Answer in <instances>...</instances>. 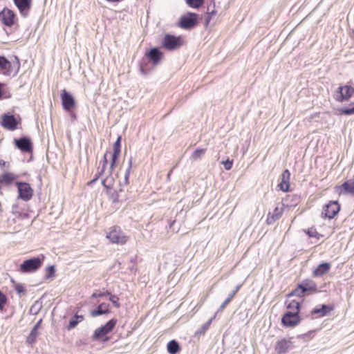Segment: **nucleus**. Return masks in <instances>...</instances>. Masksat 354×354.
<instances>
[{
  "label": "nucleus",
  "mask_w": 354,
  "mask_h": 354,
  "mask_svg": "<svg viewBox=\"0 0 354 354\" xmlns=\"http://www.w3.org/2000/svg\"><path fill=\"white\" fill-rule=\"evenodd\" d=\"M96 181H97V180H95V178H93V180H91V181H89V182L88 183V185H93L94 183H95Z\"/></svg>",
  "instance_id": "obj_52"
},
{
  "label": "nucleus",
  "mask_w": 354,
  "mask_h": 354,
  "mask_svg": "<svg viewBox=\"0 0 354 354\" xmlns=\"http://www.w3.org/2000/svg\"><path fill=\"white\" fill-rule=\"evenodd\" d=\"M109 304L106 303H102L97 306V307L92 310L90 313L91 316L93 317H95L104 314L109 313Z\"/></svg>",
  "instance_id": "obj_21"
},
{
  "label": "nucleus",
  "mask_w": 354,
  "mask_h": 354,
  "mask_svg": "<svg viewBox=\"0 0 354 354\" xmlns=\"http://www.w3.org/2000/svg\"><path fill=\"white\" fill-rule=\"evenodd\" d=\"M118 320L113 318L108 321L104 325L101 326L95 330L92 335L93 340L99 339L113 330L117 324Z\"/></svg>",
  "instance_id": "obj_6"
},
{
  "label": "nucleus",
  "mask_w": 354,
  "mask_h": 354,
  "mask_svg": "<svg viewBox=\"0 0 354 354\" xmlns=\"http://www.w3.org/2000/svg\"><path fill=\"white\" fill-rule=\"evenodd\" d=\"M19 122L20 120H18L12 114L4 113L1 116V125L7 130L17 129Z\"/></svg>",
  "instance_id": "obj_10"
},
{
  "label": "nucleus",
  "mask_w": 354,
  "mask_h": 354,
  "mask_svg": "<svg viewBox=\"0 0 354 354\" xmlns=\"http://www.w3.org/2000/svg\"><path fill=\"white\" fill-rule=\"evenodd\" d=\"M167 347V351L170 354H176L180 349L178 342L175 339L169 341Z\"/></svg>",
  "instance_id": "obj_25"
},
{
  "label": "nucleus",
  "mask_w": 354,
  "mask_h": 354,
  "mask_svg": "<svg viewBox=\"0 0 354 354\" xmlns=\"http://www.w3.org/2000/svg\"><path fill=\"white\" fill-rule=\"evenodd\" d=\"M13 1L21 16L26 17L32 6V0H13Z\"/></svg>",
  "instance_id": "obj_15"
},
{
  "label": "nucleus",
  "mask_w": 354,
  "mask_h": 354,
  "mask_svg": "<svg viewBox=\"0 0 354 354\" xmlns=\"http://www.w3.org/2000/svg\"><path fill=\"white\" fill-rule=\"evenodd\" d=\"M221 163L224 165L226 170H230L232 167L233 161L227 159L225 161H222Z\"/></svg>",
  "instance_id": "obj_46"
},
{
  "label": "nucleus",
  "mask_w": 354,
  "mask_h": 354,
  "mask_svg": "<svg viewBox=\"0 0 354 354\" xmlns=\"http://www.w3.org/2000/svg\"><path fill=\"white\" fill-rule=\"evenodd\" d=\"M15 15L13 11L4 8L0 12V20L3 24L8 27H11L15 23Z\"/></svg>",
  "instance_id": "obj_16"
},
{
  "label": "nucleus",
  "mask_w": 354,
  "mask_h": 354,
  "mask_svg": "<svg viewBox=\"0 0 354 354\" xmlns=\"http://www.w3.org/2000/svg\"><path fill=\"white\" fill-rule=\"evenodd\" d=\"M104 173V171L103 170V169L99 168L97 173L95 174V176H94L95 180H97L103 175Z\"/></svg>",
  "instance_id": "obj_50"
},
{
  "label": "nucleus",
  "mask_w": 354,
  "mask_h": 354,
  "mask_svg": "<svg viewBox=\"0 0 354 354\" xmlns=\"http://www.w3.org/2000/svg\"><path fill=\"white\" fill-rule=\"evenodd\" d=\"M113 197L114 198V199H113V202H117V201H118V194H115V196H114L113 195Z\"/></svg>",
  "instance_id": "obj_55"
},
{
  "label": "nucleus",
  "mask_w": 354,
  "mask_h": 354,
  "mask_svg": "<svg viewBox=\"0 0 354 354\" xmlns=\"http://www.w3.org/2000/svg\"><path fill=\"white\" fill-rule=\"evenodd\" d=\"M3 95V91H2V84L0 83V99L1 98Z\"/></svg>",
  "instance_id": "obj_53"
},
{
  "label": "nucleus",
  "mask_w": 354,
  "mask_h": 354,
  "mask_svg": "<svg viewBox=\"0 0 354 354\" xmlns=\"http://www.w3.org/2000/svg\"><path fill=\"white\" fill-rule=\"evenodd\" d=\"M106 238L110 240L113 243L123 245L126 243L128 237L120 230L119 227L115 226L107 234Z\"/></svg>",
  "instance_id": "obj_8"
},
{
  "label": "nucleus",
  "mask_w": 354,
  "mask_h": 354,
  "mask_svg": "<svg viewBox=\"0 0 354 354\" xmlns=\"http://www.w3.org/2000/svg\"><path fill=\"white\" fill-rule=\"evenodd\" d=\"M140 71H141V72H142V73H145V69H144L143 66H141V67H140Z\"/></svg>",
  "instance_id": "obj_57"
},
{
  "label": "nucleus",
  "mask_w": 354,
  "mask_h": 354,
  "mask_svg": "<svg viewBox=\"0 0 354 354\" xmlns=\"http://www.w3.org/2000/svg\"><path fill=\"white\" fill-rule=\"evenodd\" d=\"M330 264L328 262L320 263L313 271L314 277H322L328 272Z\"/></svg>",
  "instance_id": "obj_23"
},
{
  "label": "nucleus",
  "mask_w": 354,
  "mask_h": 354,
  "mask_svg": "<svg viewBox=\"0 0 354 354\" xmlns=\"http://www.w3.org/2000/svg\"><path fill=\"white\" fill-rule=\"evenodd\" d=\"M19 192V198L28 201L30 200L33 194V189L30 184L25 182H17L16 183Z\"/></svg>",
  "instance_id": "obj_11"
},
{
  "label": "nucleus",
  "mask_w": 354,
  "mask_h": 354,
  "mask_svg": "<svg viewBox=\"0 0 354 354\" xmlns=\"http://www.w3.org/2000/svg\"><path fill=\"white\" fill-rule=\"evenodd\" d=\"M183 44L180 37L170 34H165L162 40V47L168 50H175L180 48Z\"/></svg>",
  "instance_id": "obj_4"
},
{
  "label": "nucleus",
  "mask_w": 354,
  "mask_h": 354,
  "mask_svg": "<svg viewBox=\"0 0 354 354\" xmlns=\"http://www.w3.org/2000/svg\"><path fill=\"white\" fill-rule=\"evenodd\" d=\"M241 286H242V284L237 285L235 287V288L232 291V292L228 295L227 297L232 300L234 298V297L235 296V295L237 293V292L239 290Z\"/></svg>",
  "instance_id": "obj_47"
},
{
  "label": "nucleus",
  "mask_w": 354,
  "mask_h": 354,
  "mask_svg": "<svg viewBox=\"0 0 354 354\" xmlns=\"http://www.w3.org/2000/svg\"><path fill=\"white\" fill-rule=\"evenodd\" d=\"M351 107H344L339 110L340 113L343 115H350L354 114V104H351Z\"/></svg>",
  "instance_id": "obj_36"
},
{
  "label": "nucleus",
  "mask_w": 354,
  "mask_h": 354,
  "mask_svg": "<svg viewBox=\"0 0 354 354\" xmlns=\"http://www.w3.org/2000/svg\"><path fill=\"white\" fill-rule=\"evenodd\" d=\"M109 301L113 304V306L117 308H119L120 307V304L119 303V298L117 295H112L111 292H110V295H109Z\"/></svg>",
  "instance_id": "obj_40"
},
{
  "label": "nucleus",
  "mask_w": 354,
  "mask_h": 354,
  "mask_svg": "<svg viewBox=\"0 0 354 354\" xmlns=\"http://www.w3.org/2000/svg\"><path fill=\"white\" fill-rule=\"evenodd\" d=\"M62 104L64 109L71 111L75 106V100L73 96L65 89L61 93Z\"/></svg>",
  "instance_id": "obj_13"
},
{
  "label": "nucleus",
  "mask_w": 354,
  "mask_h": 354,
  "mask_svg": "<svg viewBox=\"0 0 354 354\" xmlns=\"http://www.w3.org/2000/svg\"><path fill=\"white\" fill-rule=\"evenodd\" d=\"M205 153V149H197L193 152V153L192 155V158L195 160L201 159Z\"/></svg>",
  "instance_id": "obj_34"
},
{
  "label": "nucleus",
  "mask_w": 354,
  "mask_h": 354,
  "mask_svg": "<svg viewBox=\"0 0 354 354\" xmlns=\"http://www.w3.org/2000/svg\"><path fill=\"white\" fill-rule=\"evenodd\" d=\"M118 158L119 157L111 156V164H110V167H109L110 174H112V171L115 168V164H116V162H117Z\"/></svg>",
  "instance_id": "obj_44"
},
{
  "label": "nucleus",
  "mask_w": 354,
  "mask_h": 354,
  "mask_svg": "<svg viewBox=\"0 0 354 354\" xmlns=\"http://www.w3.org/2000/svg\"><path fill=\"white\" fill-rule=\"evenodd\" d=\"M42 306L41 304L38 301H35L30 308V313L32 315H37L41 310Z\"/></svg>",
  "instance_id": "obj_35"
},
{
  "label": "nucleus",
  "mask_w": 354,
  "mask_h": 354,
  "mask_svg": "<svg viewBox=\"0 0 354 354\" xmlns=\"http://www.w3.org/2000/svg\"><path fill=\"white\" fill-rule=\"evenodd\" d=\"M84 320V316L83 315H74L71 320L69 321V324L67 326L66 328L68 330H71L75 327L77 326V325L82 322Z\"/></svg>",
  "instance_id": "obj_24"
},
{
  "label": "nucleus",
  "mask_w": 354,
  "mask_h": 354,
  "mask_svg": "<svg viewBox=\"0 0 354 354\" xmlns=\"http://www.w3.org/2000/svg\"><path fill=\"white\" fill-rule=\"evenodd\" d=\"M41 322H42V319H40L37 322V324L34 326V327L32 328H35L36 330H38V328H39L41 324Z\"/></svg>",
  "instance_id": "obj_51"
},
{
  "label": "nucleus",
  "mask_w": 354,
  "mask_h": 354,
  "mask_svg": "<svg viewBox=\"0 0 354 354\" xmlns=\"http://www.w3.org/2000/svg\"><path fill=\"white\" fill-rule=\"evenodd\" d=\"M292 348V342L290 339H282L278 341L275 345V351L279 354H283Z\"/></svg>",
  "instance_id": "obj_18"
},
{
  "label": "nucleus",
  "mask_w": 354,
  "mask_h": 354,
  "mask_svg": "<svg viewBox=\"0 0 354 354\" xmlns=\"http://www.w3.org/2000/svg\"><path fill=\"white\" fill-rule=\"evenodd\" d=\"M354 93V88L351 86H340L335 92L333 96L337 102H342L348 100Z\"/></svg>",
  "instance_id": "obj_7"
},
{
  "label": "nucleus",
  "mask_w": 354,
  "mask_h": 354,
  "mask_svg": "<svg viewBox=\"0 0 354 354\" xmlns=\"http://www.w3.org/2000/svg\"><path fill=\"white\" fill-rule=\"evenodd\" d=\"M131 167H132V158L130 157V158L129 160V162H128V167L126 170L125 176H124V183L125 185L128 184V183H129V177L130 175V171H131Z\"/></svg>",
  "instance_id": "obj_38"
},
{
  "label": "nucleus",
  "mask_w": 354,
  "mask_h": 354,
  "mask_svg": "<svg viewBox=\"0 0 354 354\" xmlns=\"http://www.w3.org/2000/svg\"><path fill=\"white\" fill-rule=\"evenodd\" d=\"M171 171H172V170H171L170 172L168 174V175H167L168 178L170 177V174H171Z\"/></svg>",
  "instance_id": "obj_58"
},
{
  "label": "nucleus",
  "mask_w": 354,
  "mask_h": 354,
  "mask_svg": "<svg viewBox=\"0 0 354 354\" xmlns=\"http://www.w3.org/2000/svg\"><path fill=\"white\" fill-rule=\"evenodd\" d=\"M306 233L307 234L310 236V237H314V238H317V239H319V237L321 236V234H319L315 228H313V227H311V228H309L307 231H306Z\"/></svg>",
  "instance_id": "obj_42"
},
{
  "label": "nucleus",
  "mask_w": 354,
  "mask_h": 354,
  "mask_svg": "<svg viewBox=\"0 0 354 354\" xmlns=\"http://www.w3.org/2000/svg\"><path fill=\"white\" fill-rule=\"evenodd\" d=\"M149 61L156 66L161 61L163 54L157 47H153L146 54Z\"/></svg>",
  "instance_id": "obj_17"
},
{
  "label": "nucleus",
  "mask_w": 354,
  "mask_h": 354,
  "mask_svg": "<svg viewBox=\"0 0 354 354\" xmlns=\"http://www.w3.org/2000/svg\"><path fill=\"white\" fill-rule=\"evenodd\" d=\"M281 216V212L278 207H276L272 214H269L266 220L268 224L270 225L278 220Z\"/></svg>",
  "instance_id": "obj_26"
},
{
  "label": "nucleus",
  "mask_w": 354,
  "mask_h": 354,
  "mask_svg": "<svg viewBox=\"0 0 354 354\" xmlns=\"http://www.w3.org/2000/svg\"><path fill=\"white\" fill-rule=\"evenodd\" d=\"M211 1L213 3V9L210 10L211 5L207 7V17L205 18V26H207L209 25L210 20L212 19V17L214 16L216 13V11L214 8V7H215L214 0H211Z\"/></svg>",
  "instance_id": "obj_27"
},
{
  "label": "nucleus",
  "mask_w": 354,
  "mask_h": 354,
  "mask_svg": "<svg viewBox=\"0 0 354 354\" xmlns=\"http://www.w3.org/2000/svg\"><path fill=\"white\" fill-rule=\"evenodd\" d=\"M44 257H37L26 259L20 265V270L24 273H30L37 271L42 265Z\"/></svg>",
  "instance_id": "obj_3"
},
{
  "label": "nucleus",
  "mask_w": 354,
  "mask_h": 354,
  "mask_svg": "<svg viewBox=\"0 0 354 354\" xmlns=\"http://www.w3.org/2000/svg\"><path fill=\"white\" fill-rule=\"evenodd\" d=\"M342 187L345 194H354V180L353 181H345Z\"/></svg>",
  "instance_id": "obj_28"
},
{
  "label": "nucleus",
  "mask_w": 354,
  "mask_h": 354,
  "mask_svg": "<svg viewBox=\"0 0 354 354\" xmlns=\"http://www.w3.org/2000/svg\"><path fill=\"white\" fill-rule=\"evenodd\" d=\"M316 290V283L313 280L306 279L304 280L300 284H299L297 288L289 294V297L297 296L301 297L305 295H309Z\"/></svg>",
  "instance_id": "obj_2"
},
{
  "label": "nucleus",
  "mask_w": 354,
  "mask_h": 354,
  "mask_svg": "<svg viewBox=\"0 0 354 354\" xmlns=\"http://www.w3.org/2000/svg\"><path fill=\"white\" fill-rule=\"evenodd\" d=\"M231 301H232L231 299H230L228 297H227L225 299V300L223 302V304L220 306L219 308L218 309V310L215 313V315H216L217 313L222 311Z\"/></svg>",
  "instance_id": "obj_45"
},
{
  "label": "nucleus",
  "mask_w": 354,
  "mask_h": 354,
  "mask_svg": "<svg viewBox=\"0 0 354 354\" xmlns=\"http://www.w3.org/2000/svg\"><path fill=\"white\" fill-rule=\"evenodd\" d=\"M12 282L14 283L15 290L18 294L24 293L26 292V288L23 284L17 283L14 280H12Z\"/></svg>",
  "instance_id": "obj_39"
},
{
  "label": "nucleus",
  "mask_w": 354,
  "mask_h": 354,
  "mask_svg": "<svg viewBox=\"0 0 354 354\" xmlns=\"http://www.w3.org/2000/svg\"><path fill=\"white\" fill-rule=\"evenodd\" d=\"M288 311H297L299 314L300 302L296 300H292L287 304Z\"/></svg>",
  "instance_id": "obj_31"
},
{
  "label": "nucleus",
  "mask_w": 354,
  "mask_h": 354,
  "mask_svg": "<svg viewBox=\"0 0 354 354\" xmlns=\"http://www.w3.org/2000/svg\"><path fill=\"white\" fill-rule=\"evenodd\" d=\"M340 205L337 201H331L323 207L322 216L333 218L339 212Z\"/></svg>",
  "instance_id": "obj_12"
},
{
  "label": "nucleus",
  "mask_w": 354,
  "mask_h": 354,
  "mask_svg": "<svg viewBox=\"0 0 354 354\" xmlns=\"http://www.w3.org/2000/svg\"><path fill=\"white\" fill-rule=\"evenodd\" d=\"M121 136H118L113 145L112 156L119 157L121 152Z\"/></svg>",
  "instance_id": "obj_30"
},
{
  "label": "nucleus",
  "mask_w": 354,
  "mask_h": 354,
  "mask_svg": "<svg viewBox=\"0 0 354 354\" xmlns=\"http://www.w3.org/2000/svg\"><path fill=\"white\" fill-rule=\"evenodd\" d=\"M6 162L3 160H0V165L1 166H5Z\"/></svg>",
  "instance_id": "obj_54"
},
{
  "label": "nucleus",
  "mask_w": 354,
  "mask_h": 354,
  "mask_svg": "<svg viewBox=\"0 0 354 354\" xmlns=\"http://www.w3.org/2000/svg\"><path fill=\"white\" fill-rule=\"evenodd\" d=\"M186 3L191 8H198L204 3V0H185Z\"/></svg>",
  "instance_id": "obj_33"
},
{
  "label": "nucleus",
  "mask_w": 354,
  "mask_h": 354,
  "mask_svg": "<svg viewBox=\"0 0 354 354\" xmlns=\"http://www.w3.org/2000/svg\"><path fill=\"white\" fill-rule=\"evenodd\" d=\"M55 268L54 266H49L46 268V279H53L55 277Z\"/></svg>",
  "instance_id": "obj_41"
},
{
  "label": "nucleus",
  "mask_w": 354,
  "mask_h": 354,
  "mask_svg": "<svg viewBox=\"0 0 354 354\" xmlns=\"http://www.w3.org/2000/svg\"><path fill=\"white\" fill-rule=\"evenodd\" d=\"M6 302V296L0 290V310H2L4 308Z\"/></svg>",
  "instance_id": "obj_43"
},
{
  "label": "nucleus",
  "mask_w": 354,
  "mask_h": 354,
  "mask_svg": "<svg viewBox=\"0 0 354 354\" xmlns=\"http://www.w3.org/2000/svg\"><path fill=\"white\" fill-rule=\"evenodd\" d=\"M333 310V308L331 306L327 304H322L319 308H315L311 310V314L318 315L319 317H324L328 315L330 311Z\"/></svg>",
  "instance_id": "obj_20"
},
{
  "label": "nucleus",
  "mask_w": 354,
  "mask_h": 354,
  "mask_svg": "<svg viewBox=\"0 0 354 354\" xmlns=\"http://www.w3.org/2000/svg\"><path fill=\"white\" fill-rule=\"evenodd\" d=\"M21 67L17 56H13L10 60L3 55H0V73L5 76H16Z\"/></svg>",
  "instance_id": "obj_1"
},
{
  "label": "nucleus",
  "mask_w": 354,
  "mask_h": 354,
  "mask_svg": "<svg viewBox=\"0 0 354 354\" xmlns=\"http://www.w3.org/2000/svg\"><path fill=\"white\" fill-rule=\"evenodd\" d=\"M17 205L16 203L12 205V210L13 211L17 209Z\"/></svg>",
  "instance_id": "obj_56"
},
{
  "label": "nucleus",
  "mask_w": 354,
  "mask_h": 354,
  "mask_svg": "<svg viewBox=\"0 0 354 354\" xmlns=\"http://www.w3.org/2000/svg\"><path fill=\"white\" fill-rule=\"evenodd\" d=\"M216 315L212 318H210L207 322L203 324L201 327L196 332L197 335H204L206 331L209 329L211 323L215 319Z\"/></svg>",
  "instance_id": "obj_29"
},
{
  "label": "nucleus",
  "mask_w": 354,
  "mask_h": 354,
  "mask_svg": "<svg viewBox=\"0 0 354 354\" xmlns=\"http://www.w3.org/2000/svg\"><path fill=\"white\" fill-rule=\"evenodd\" d=\"M110 295V292L106 290V292H100V293H97V292H94L93 295H92V297H105L106 295Z\"/></svg>",
  "instance_id": "obj_49"
},
{
  "label": "nucleus",
  "mask_w": 354,
  "mask_h": 354,
  "mask_svg": "<svg viewBox=\"0 0 354 354\" xmlns=\"http://www.w3.org/2000/svg\"><path fill=\"white\" fill-rule=\"evenodd\" d=\"M301 319L297 311H287L281 318V323L286 327H294L299 324Z\"/></svg>",
  "instance_id": "obj_9"
},
{
  "label": "nucleus",
  "mask_w": 354,
  "mask_h": 354,
  "mask_svg": "<svg viewBox=\"0 0 354 354\" xmlns=\"http://www.w3.org/2000/svg\"><path fill=\"white\" fill-rule=\"evenodd\" d=\"M15 145L17 148L26 153L32 152L33 149L31 140L26 136L21 137L19 139H15Z\"/></svg>",
  "instance_id": "obj_14"
},
{
  "label": "nucleus",
  "mask_w": 354,
  "mask_h": 354,
  "mask_svg": "<svg viewBox=\"0 0 354 354\" xmlns=\"http://www.w3.org/2000/svg\"><path fill=\"white\" fill-rule=\"evenodd\" d=\"M198 17L196 13L188 12L180 17L178 26L185 30H192L198 24Z\"/></svg>",
  "instance_id": "obj_5"
},
{
  "label": "nucleus",
  "mask_w": 354,
  "mask_h": 354,
  "mask_svg": "<svg viewBox=\"0 0 354 354\" xmlns=\"http://www.w3.org/2000/svg\"><path fill=\"white\" fill-rule=\"evenodd\" d=\"M102 185L106 189H111L113 187V178L106 177L105 179H104L102 181Z\"/></svg>",
  "instance_id": "obj_37"
},
{
  "label": "nucleus",
  "mask_w": 354,
  "mask_h": 354,
  "mask_svg": "<svg viewBox=\"0 0 354 354\" xmlns=\"http://www.w3.org/2000/svg\"><path fill=\"white\" fill-rule=\"evenodd\" d=\"M290 172L288 169H285L281 175V182L278 187L283 192L289 191L290 188Z\"/></svg>",
  "instance_id": "obj_19"
},
{
  "label": "nucleus",
  "mask_w": 354,
  "mask_h": 354,
  "mask_svg": "<svg viewBox=\"0 0 354 354\" xmlns=\"http://www.w3.org/2000/svg\"><path fill=\"white\" fill-rule=\"evenodd\" d=\"M106 156H107V152L105 153L102 160L100 162V164L102 165V167L100 169H103L104 171H105V169H106V165L108 162Z\"/></svg>",
  "instance_id": "obj_48"
},
{
  "label": "nucleus",
  "mask_w": 354,
  "mask_h": 354,
  "mask_svg": "<svg viewBox=\"0 0 354 354\" xmlns=\"http://www.w3.org/2000/svg\"><path fill=\"white\" fill-rule=\"evenodd\" d=\"M17 178L18 176L10 172H6L0 175V185H10Z\"/></svg>",
  "instance_id": "obj_22"
},
{
  "label": "nucleus",
  "mask_w": 354,
  "mask_h": 354,
  "mask_svg": "<svg viewBox=\"0 0 354 354\" xmlns=\"http://www.w3.org/2000/svg\"><path fill=\"white\" fill-rule=\"evenodd\" d=\"M38 335V330H36L35 328H32L30 334L27 337L26 343L30 345H32L35 342Z\"/></svg>",
  "instance_id": "obj_32"
}]
</instances>
